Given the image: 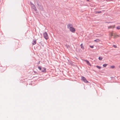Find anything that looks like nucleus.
<instances>
[{
	"instance_id": "cd10ccee",
	"label": "nucleus",
	"mask_w": 120,
	"mask_h": 120,
	"mask_svg": "<svg viewBox=\"0 0 120 120\" xmlns=\"http://www.w3.org/2000/svg\"><path fill=\"white\" fill-rule=\"evenodd\" d=\"M106 64H105V66H106Z\"/></svg>"
},
{
	"instance_id": "393cba45",
	"label": "nucleus",
	"mask_w": 120,
	"mask_h": 120,
	"mask_svg": "<svg viewBox=\"0 0 120 120\" xmlns=\"http://www.w3.org/2000/svg\"><path fill=\"white\" fill-rule=\"evenodd\" d=\"M30 4H31V6H32V5H32V4H33L32 3V2H30Z\"/></svg>"
},
{
	"instance_id": "a211bd4d",
	"label": "nucleus",
	"mask_w": 120,
	"mask_h": 120,
	"mask_svg": "<svg viewBox=\"0 0 120 120\" xmlns=\"http://www.w3.org/2000/svg\"><path fill=\"white\" fill-rule=\"evenodd\" d=\"M96 67H97V68H98L99 69H100L101 68V67L100 66H96Z\"/></svg>"
},
{
	"instance_id": "b1692460",
	"label": "nucleus",
	"mask_w": 120,
	"mask_h": 120,
	"mask_svg": "<svg viewBox=\"0 0 120 120\" xmlns=\"http://www.w3.org/2000/svg\"><path fill=\"white\" fill-rule=\"evenodd\" d=\"M90 47L91 48H93L94 47V46H93L90 45Z\"/></svg>"
},
{
	"instance_id": "7ed1b4c3",
	"label": "nucleus",
	"mask_w": 120,
	"mask_h": 120,
	"mask_svg": "<svg viewBox=\"0 0 120 120\" xmlns=\"http://www.w3.org/2000/svg\"><path fill=\"white\" fill-rule=\"evenodd\" d=\"M69 30L70 31L73 33H75V29L73 27L69 29Z\"/></svg>"
},
{
	"instance_id": "ddd939ff",
	"label": "nucleus",
	"mask_w": 120,
	"mask_h": 120,
	"mask_svg": "<svg viewBox=\"0 0 120 120\" xmlns=\"http://www.w3.org/2000/svg\"><path fill=\"white\" fill-rule=\"evenodd\" d=\"M116 28L118 30H120V26H118L116 27Z\"/></svg>"
},
{
	"instance_id": "f8f14e48",
	"label": "nucleus",
	"mask_w": 120,
	"mask_h": 120,
	"mask_svg": "<svg viewBox=\"0 0 120 120\" xmlns=\"http://www.w3.org/2000/svg\"><path fill=\"white\" fill-rule=\"evenodd\" d=\"M68 63L69 64L72 65L73 64L72 62L70 60H68Z\"/></svg>"
},
{
	"instance_id": "bb28decb",
	"label": "nucleus",
	"mask_w": 120,
	"mask_h": 120,
	"mask_svg": "<svg viewBox=\"0 0 120 120\" xmlns=\"http://www.w3.org/2000/svg\"><path fill=\"white\" fill-rule=\"evenodd\" d=\"M103 66L104 67H105V64H103Z\"/></svg>"
},
{
	"instance_id": "4be33fe9",
	"label": "nucleus",
	"mask_w": 120,
	"mask_h": 120,
	"mask_svg": "<svg viewBox=\"0 0 120 120\" xmlns=\"http://www.w3.org/2000/svg\"><path fill=\"white\" fill-rule=\"evenodd\" d=\"M38 68L40 70H41L42 69V68H41L40 67H38Z\"/></svg>"
},
{
	"instance_id": "412c9836",
	"label": "nucleus",
	"mask_w": 120,
	"mask_h": 120,
	"mask_svg": "<svg viewBox=\"0 0 120 120\" xmlns=\"http://www.w3.org/2000/svg\"><path fill=\"white\" fill-rule=\"evenodd\" d=\"M99 41V40L98 39H97L94 40V41H96L97 42H98Z\"/></svg>"
},
{
	"instance_id": "c85d7f7f",
	"label": "nucleus",
	"mask_w": 120,
	"mask_h": 120,
	"mask_svg": "<svg viewBox=\"0 0 120 120\" xmlns=\"http://www.w3.org/2000/svg\"><path fill=\"white\" fill-rule=\"evenodd\" d=\"M119 67L120 68V66H119Z\"/></svg>"
},
{
	"instance_id": "f3484780",
	"label": "nucleus",
	"mask_w": 120,
	"mask_h": 120,
	"mask_svg": "<svg viewBox=\"0 0 120 120\" xmlns=\"http://www.w3.org/2000/svg\"><path fill=\"white\" fill-rule=\"evenodd\" d=\"M109 35L110 37H112V36H113V34L112 33H111Z\"/></svg>"
},
{
	"instance_id": "1a4fd4ad",
	"label": "nucleus",
	"mask_w": 120,
	"mask_h": 120,
	"mask_svg": "<svg viewBox=\"0 0 120 120\" xmlns=\"http://www.w3.org/2000/svg\"><path fill=\"white\" fill-rule=\"evenodd\" d=\"M36 44V40L34 39L33 41L32 44L33 45H34Z\"/></svg>"
},
{
	"instance_id": "423d86ee",
	"label": "nucleus",
	"mask_w": 120,
	"mask_h": 120,
	"mask_svg": "<svg viewBox=\"0 0 120 120\" xmlns=\"http://www.w3.org/2000/svg\"><path fill=\"white\" fill-rule=\"evenodd\" d=\"M33 5L31 6L32 8L33 9H34V10L35 11H36L37 10V9L36 8V7L35 6L34 4H33Z\"/></svg>"
},
{
	"instance_id": "4468645a",
	"label": "nucleus",
	"mask_w": 120,
	"mask_h": 120,
	"mask_svg": "<svg viewBox=\"0 0 120 120\" xmlns=\"http://www.w3.org/2000/svg\"><path fill=\"white\" fill-rule=\"evenodd\" d=\"M65 46L67 48H68L70 47V46L69 45H66Z\"/></svg>"
},
{
	"instance_id": "9b49d317",
	"label": "nucleus",
	"mask_w": 120,
	"mask_h": 120,
	"mask_svg": "<svg viewBox=\"0 0 120 120\" xmlns=\"http://www.w3.org/2000/svg\"><path fill=\"white\" fill-rule=\"evenodd\" d=\"M115 25H113L112 26H111L109 27V28H112L113 29L115 28Z\"/></svg>"
},
{
	"instance_id": "20e7f679",
	"label": "nucleus",
	"mask_w": 120,
	"mask_h": 120,
	"mask_svg": "<svg viewBox=\"0 0 120 120\" xmlns=\"http://www.w3.org/2000/svg\"><path fill=\"white\" fill-rule=\"evenodd\" d=\"M113 36L114 38H117L120 37V35L119 34H113Z\"/></svg>"
},
{
	"instance_id": "9d476101",
	"label": "nucleus",
	"mask_w": 120,
	"mask_h": 120,
	"mask_svg": "<svg viewBox=\"0 0 120 120\" xmlns=\"http://www.w3.org/2000/svg\"><path fill=\"white\" fill-rule=\"evenodd\" d=\"M37 4L38 6H40L41 5V4L39 1H37Z\"/></svg>"
},
{
	"instance_id": "aec40b11",
	"label": "nucleus",
	"mask_w": 120,
	"mask_h": 120,
	"mask_svg": "<svg viewBox=\"0 0 120 120\" xmlns=\"http://www.w3.org/2000/svg\"><path fill=\"white\" fill-rule=\"evenodd\" d=\"M98 59L100 60H101L102 59V58L101 57H99L98 58Z\"/></svg>"
},
{
	"instance_id": "a878e982",
	"label": "nucleus",
	"mask_w": 120,
	"mask_h": 120,
	"mask_svg": "<svg viewBox=\"0 0 120 120\" xmlns=\"http://www.w3.org/2000/svg\"><path fill=\"white\" fill-rule=\"evenodd\" d=\"M40 61H39L38 62V63H37L38 64H40Z\"/></svg>"
},
{
	"instance_id": "dca6fc26",
	"label": "nucleus",
	"mask_w": 120,
	"mask_h": 120,
	"mask_svg": "<svg viewBox=\"0 0 120 120\" xmlns=\"http://www.w3.org/2000/svg\"><path fill=\"white\" fill-rule=\"evenodd\" d=\"M82 44H82L81 45H80V46L81 47V48L82 49H84V47H83L82 46Z\"/></svg>"
},
{
	"instance_id": "0eeeda50",
	"label": "nucleus",
	"mask_w": 120,
	"mask_h": 120,
	"mask_svg": "<svg viewBox=\"0 0 120 120\" xmlns=\"http://www.w3.org/2000/svg\"><path fill=\"white\" fill-rule=\"evenodd\" d=\"M41 71L44 73H45L46 72V69L45 68H42Z\"/></svg>"
},
{
	"instance_id": "2eb2a0df",
	"label": "nucleus",
	"mask_w": 120,
	"mask_h": 120,
	"mask_svg": "<svg viewBox=\"0 0 120 120\" xmlns=\"http://www.w3.org/2000/svg\"><path fill=\"white\" fill-rule=\"evenodd\" d=\"M115 68V66L114 65H112L110 67V68Z\"/></svg>"
},
{
	"instance_id": "39448f33",
	"label": "nucleus",
	"mask_w": 120,
	"mask_h": 120,
	"mask_svg": "<svg viewBox=\"0 0 120 120\" xmlns=\"http://www.w3.org/2000/svg\"><path fill=\"white\" fill-rule=\"evenodd\" d=\"M73 26L71 24H69L67 25V28L69 29L71 28Z\"/></svg>"
},
{
	"instance_id": "f257e3e1",
	"label": "nucleus",
	"mask_w": 120,
	"mask_h": 120,
	"mask_svg": "<svg viewBox=\"0 0 120 120\" xmlns=\"http://www.w3.org/2000/svg\"><path fill=\"white\" fill-rule=\"evenodd\" d=\"M43 34L44 38L46 39H48V36L47 33L45 32L43 33Z\"/></svg>"
},
{
	"instance_id": "5701e85b",
	"label": "nucleus",
	"mask_w": 120,
	"mask_h": 120,
	"mask_svg": "<svg viewBox=\"0 0 120 120\" xmlns=\"http://www.w3.org/2000/svg\"><path fill=\"white\" fill-rule=\"evenodd\" d=\"M113 47L115 48H116L117 47L116 45H113Z\"/></svg>"
},
{
	"instance_id": "6e6552de",
	"label": "nucleus",
	"mask_w": 120,
	"mask_h": 120,
	"mask_svg": "<svg viewBox=\"0 0 120 120\" xmlns=\"http://www.w3.org/2000/svg\"><path fill=\"white\" fill-rule=\"evenodd\" d=\"M84 60L85 62H86V63L88 65H89L90 66H91V64H90V63L89 62V61H88L86 60Z\"/></svg>"
},
{
	"instance_id": "6ab92c4d",
	"label": "nucleus",
	"mask_w": 120,
	"mask_h": 120,
	"mask_svg": "<svg viewBox=\"0 0 120 120\" xmlns=\"http://www.w3.org/2000/svg\"><path fill=\"white\" fill-rule=\"evenodd\" d=\"M101 13V11H96V13Z\"/></svg>"
},
{
	"instance_id": "f03ea898",
	"label": "nucleus",
	"mask_w": 120,
	"mask_h": 120,
	"mask_svg": "<svg viewBox=\"0 0 120 120\" xmlns=\"http://www.w3.org/2000/svg\"><path fill=\"white\" fill-rule=\"evenodd\" d=\"M81 80L83 81L85 83L89 82L84 77L82 76V77Z\"/></svg>"
}]
</instances>
